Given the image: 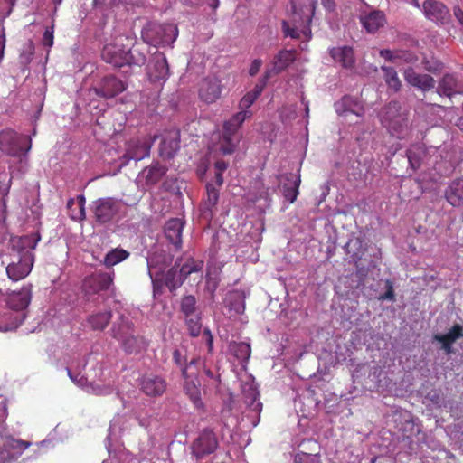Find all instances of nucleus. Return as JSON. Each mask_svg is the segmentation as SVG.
Returning a JSON list of instances; mask_svg holds the SVG:
<instances>
[{
    "mask_svg": "<svg viewBox=\"0 0 463 463\" xmlns=\"http://www.w3.org/2000/svg\"><path fill=\"white\" fill-rule=\"evenodd\" d=\"M91 389L96 395L105 396L113 392V388L109 385H97Z\"/></svg>",
    "mask_w": 463,
    "mask_h": 463,
    "instance_id": "nucleus-52",
    "label": "nucleus"
},
{
    "mask_svg": "<svg viewBox=\"0 0 463 463\" xmlns=\"http://www.w3.org/2000/svg\"><path fill=\"white\" fill-rule=\"evenodd\" d=\"M463 336V326L459 324H455L446 334H438L434 335L435 340H448L455 343L458 339Z\"/></svg>",
    "mask_w": 463,
    "mask_h": 463,
    "instance_id": "nucleus-46",
    "label": "nucleus"
},
{
    "mask_svg": "<svg viewBox=\"0 0 463 463\" xmlns=\"http://www.w3.org/2000/svg\"><path fill=\"white\" fill-rule=\"evenodd\" d=\"M294 463H321V460L318 452L307 453L300 450L295 455Z\"/></svg>",
    "mask_w": 463,
    "mask_h": 463,
    "instance_id": "nucleus-47",
    "label": "nucleus"
},
{
    "mask_svg": "<svg viewBox=\"0 0 463 463\" xmlns=\"http://www.w3.org/2000/svg\"><path fill=\"white\" fill-rule=\"evenodd\" d=\"M195 304L196 300L194 296H186L182 299L181 309L185 317L195 315Z\"/></svg>",
    "mask_w": 463,
    "mask_h": 463,
    "instance_id": "nucleus-48",
    "label": "nucleus"
},
{
    "mask_svg": "<svg viewBox=\"0 0 463 463\" xmlns=\"http://www.w3.org/2000/svg\"><path fill=\"white\" fill-rule=\"evenodd\" d=\"M112 331L114 337L122 343L127 353L132 354L137 350L139 341L133 335L131 324L128 321H122L120 325L114 326Z\"/></svg>",
    "mask_w": 463,
    "mask_h": 463,
    "instance_id": "nucleus-15",
    "label": "nucleus"
},
{
    "mask_svg": "<svg viewBox=\"0 0 463 463\" xmlns=\"http://www.w3.org/2000/svg\"><path fill=\"white\" fill-rule=\"evenodd\" d=\"M68 375L71 379L73 383L79 385L81 388H87V379L81 373H77L75 375L72 374L71 370L70 368L67 369Z\"/></svg>",
    "mask_w": 463,
    "mask_h": 463,
    "instance_id": "nucleus-51",
    "label": "nucleus"
},
{
    "mask_svg": "<svg viewBox=\"0 0 463 463\" xmlns=\"http://www.w3.org/2000/svg\"><path fill=\"white\" fill-rule=\"evenodd\" d=\"M381 70L383 72V80L387 87L394 92L400 91L402 83L396 70L393 67L384 65L381 67Z\"/></svg>",
    "mask_w": 463,
    "mask_h": 463,
    "instance_id": "nucleus-38",
    "label": "nucleus"
},
{
    "mask_svg": "<svg viewBox=\"0 0 463 463\" xmlns=\"http://www.w3.org/2000/svg\"><path fill=\"white\" fill-rule=\"evenodd\" d=\"M402 76L405 82L422 92H428L434 89L436 80L429 74L419 73L413 67H406L402 70Z\"/></svg>",
    "mask_w": 463,
    "mask_h": 463,
    "instance_id": "nucleus-14",
    "label": "nucleus"
},
{
    "mask_svg": "<svg viewBox=\"0 0 463 463\" xmlns=\"http://www.w3.org/2000/svg\"><path fill=\"white\" fill-rule=\"evenodd\" d=\"M345 250L347 254L350 255L352 260L356 264L361 260L365 248L364 242L360 238L350 239L345 245Z\"/></svg>",
    "mask_w": 463,
    "mask_h": 463,
    "instance_id": "nucleus-37",
    "label": "nucleus"
},
{
    "mask_svg": "<svg viewBox=\"0 0 463 463\" xmlns=\"http://www.w3.org/2000/svg\"><path fill=\"white\" fill-rule=\"evenodd\" d=\"M177 36L178 29L174 24L150 23L142 30L144 41L154 46H171Z\"/></svg>",
    "mask_w": 463,
    "mask_h": 463,
    "instance_id": "nucleus-6",
    "label": "nucleus"
},
{
    "mask_svg": "<svg viewBox=\"0 0 463 463\" xmlns=\"http://www.w3.org/2000/svg\"><path fill=\"white\" fill-rule=\"evenodd\" d=\"M295 60V54L292 51H281L274 58V70L277 72L287 68Z\"/></svg>",
    "mask_w": 463,
    "mask_h": 463,
    "instance_id": "nucleus-43",
    "label": "nucleus"
},
{
    "mask_svg": "<svg viewBox=\"0 0 463 463\" xmlns=\"http://www.w3.org/2000/svg\"><path fill=\"white\" fill-rule=\"evenodd\" d=\"M287 183L283 184V194L285 198L289 202L293 203L298 194V187L300 184V177L290 175L287 177Z\"/></svg>",
    "mask_w": 463,
    "mask_h": 463,
    "instance_id": "nucleus-39",
    "label": "nucleus"
},
{
    "mask_svg": "<svg viewBox=\"0 0 463 463\" xmlns=\"http://www.w3.org/2000/svg\"><path fill=\"white\" fill-rule=\"evenodd\" d=\"M204 373L207 377L213 381V383L218 384V383L220 382L219 376H214V374L210 369L204 368Z\"/></svg>",
    "mask_w": 463,
    "mask_h": 463,
    "instance_id": "nucleus-62",
    "label": "nucleus"
},
{
    "mask_svg": "<svg viewBox=\"0 0 463 463\" xmlns=\"http://www.w3.org/2000/svg\"><path fill=\"white\" fill-rule=\"evenodd\" d=\"M121 208V202L111 197L99 198L93 203L94 216L99 223L112 221Z\"/></svg>",
    "mask_w": 463,
    "mask_h": 463,
    "instance_id": "nucleus-10",
    "label": "nucleus"
},
{
    "mask_svg": "<svg viewBox=\"0 0 463 463\" xmlns=\"http://www.w3.org/2000/svg\"><path fill=\"white\" fill-rule=\"evenodd\" d=\"M203 337L206 340L209 351H211L213 348V336L209 329L203 330Z\"/></svg>",
    "mask_w": 463,
    "mask_h": 463,
    "instance_id": "nucleus-59",
    "label": "nucleus"
},
{
    "mask_svg": "<svg viewBox=\"0 0 463 463\" xmlns=\"http://www.w3.org/2000/svg\"><path fill=\"white\" fill-rule=\"evenodd\" d=\"M199 364L200 359L194 358L188 365L182 369V375L184 379V391L196 406L201 404L200 383L197 378V365Z\"/></svg>",
    "mask_w": 463,
    "mask_h": 463,
    "instance_id": "nucleus-9",
    "label": "nucleus"
},
{
    "mask_svg": "<svg viewBox=\"0 0 463 463\" xmlns=\"http://www.w3.org/2000/svg\"><path fill=\"white\" fill-rule=\"evenodd\" d=\"M226 306L235 314H241L245 309V295L242 291L230 292L226 298Z\"/></svg>",
    "mask_w": 463,
    "mask_h": 463,
    "instance_id": "nucleus-36",
    "label": "nucleus"
},
{
    "mask_svg": "<svg viewBox=\"0 0 463 463\" xmlns=\"http://www.w3.org/2000/svg\"><path fill=\"white\" fill-rule=\"evenodd\" d=\"M363 28L369 33H374L386 24V17L383 11L373 10L362 12L359 16Z\"/></svg>",
    "mask_w": 463,
    "mask_h": 463,
    "instance_id": "nucleus-19",
    "label": "nucleus"
},
{
    "mask_svg": "<svg viewBox=\"0 0 463 463\" xmlns=\"http://www.w3.org/2000/svg\"><path fill=\"white\" fill-rule=\"evenodd\" d=\"M183 228L184 222L179 218L171 219L165 225V238L176 250L182 245Z\"/></svg>",
    "mask_w": 463,
    "mask_h": 463,
    "instance_id": "nucleus-24",
    "label": "nucleus"
},
{
    "mask_svg": "<svg viewBox=\"0 0 463 463\" xmlns=\"http://www.w3.org/2000/svg\"><path fill=\"white\" fill-rule=\"evenodd\" d=\"M54 26L47 27L43 33V44L49 49L53 45Z\"/></svg>",
    "mask_w": 463,
    "mask_h": 463,
    "instance_id": "nucleus-50",
    "label": "nucleus"
},
{
    "mask_svg": "<svg viewBox=\"0 0 463 463\" xmlns=\"http://www.w3.org/2000/svg\"><path fill=\"white\" fill-rule=\"evenodd\" d=\"M111 318V312L106 310L89 317L88 324L94 330H103Z\"/></svg>",
    "mask_w": 463,
    "mask_h": 463,
    "instance_id": "nucleus-41",
    "label": "nucleus"
},
{
    "mask_svg": "<svg viewBox=\"0 0 463 463\" xmlns=\"http://www.w3.org/2000/svg\"><path fill=\"white\" fill-rule=\"evenodd\" d=\"M31 147L32 141L27 136L8 128L0 132V149L11 156L20 157L21 162Z\"/></svg>",
    "mask_w": 463,
    "mask_h": 463,
    "instance_id": "nucleus-8",
    "label": "nucleus"
},
{
    "mask_svg": "<svg viewBox=\"0 0 463 463\" xmlns=\"http://www.w3.org/2000/svg\"><path fill=\"white\" fill-rule=\"evenodd\" d=\"M381 122L388 128L397 129L402 127L407 120L406 113L402 111L398 101H391L379 113Z\"/></svg>",
    "mask_w": 463,
    "mask_h": 463,
    "instance_id": "nucleus-12",
    "label": "nucleus"
},
{
    "mask_svg": "<svg viewBox=\"0 0 463 463\" xmlns=\"http://www.w3.org/2000/svg\"><path fill=\"white\" fill-rule=\"evenodd\" d=\"M173 359L174 362L181 368V370L189 364V363H186L185 357L182 354L180 350H175L173 353Z\"/></svg>",
    "mask_w": 463,
    "mask_h": 463,
    "instance_id": "nucleus-53",
    "label": "nucleus"
},
{
    "mask_svg": "<svg viewBox=\"0 0 463 463\" xmlns=\"http://www.w3.org/2000/svg\"><path fill=\"white\" fill-rule=\"evenodd\" d=\"M407 156H408V160H409V163L411 164V165L413 168L419 167V165H420L419 160L414 157V155L411 150H409L407 152Z\"/></svg>",
    "mask_w": 463,
    "mask_h": 463,
    "instance_id": "nucleus-57",
    "label": "nucleus"
},
{
    "mask_svg": "<svg viewBox=\"0 0 463 463\" xmlns=\"http://www.w3.org/2000/svg\"><path fill=\"white\" fill-rule=\"evenodd\" d=\"M165 380L158 375L146 374L140 380V387L142 392L150 397L161 396L166 390Z\"/></svg>",
    "mask_w": 463,
    "mask_h": 463,
    "instance_id": "nucleus-18",
    "label": "nucleus"
},
{
    "mask_svg": "<svg viewBox=\"0 0 463 463\" xmlns=\"http://www.w3.org/2000/svg\"><path fill=\"white\" fill-rule=\"evenodd\" d=\"M165 174V168L158 164L153 165L149 167L143 169L138 175L137 180L139 183L145 181L146 185L157 183Z\"/></svg>",
    "mask_w": 463,
    "mask_h": 463,
    "instance_id": "nucleus-32",
    "label": "nucleus"
},
{
    "mask_svg": "<svg viewBox=\"0 0 463 463\" xmlns=\"http://www.w3.org/2000/svg\"><path fill=\"white\" fill-rule=\"evenodd\" d=\"M112 283V278L106 273H99L91 275L85 279L83 288L86 294H95L102 290H106Z\"/></svg>",
    "mask_w": 463,
    "mask_h": 463,
    "instance_id": "nucleus-22",
    "label": "nucleus"
},
{
    "mask_svg": "<svg viewBox=\"0 0 463 463\" xmlns=\"http://www.w3.org/2000/svg\"><path fill=\"white\" fill-rule=\"evenodd\" d=\"M5 47V36L4 31L2 32V34L0 36V62L3 60L4 57V50Z\"/></svg>",
    "mask_w": 463,
    "mask_h": 463,
    "instance_id": "nucleus-61",
    "label": "nucleus"
},
{
    "mask_svg": "<svg viewBox=\"0 0 463 463\" xmlns=\"http://www.w3.org/2000/svg\"><path fill=\"white\" fill-rule=\"evenodd\" d=\"M242 395L245 405L259 416L262 410V403L260 402V394L257 387L253 383H244L242 385Z\"/></svg>",
    "mask_w": 463,
    "mask_h": 463,
    "instance_id": "nucleus-25",
    "label": "nucleus"
},
{
    "mask_svg": "<svg viewBox=\"0 0 463 463\" xmlns=\"http://www.w3.org/2000/svg\"><path fill=\"white\" fill-rule=\"evenodd\" d=\"M461 92V84L454 74H445L439 82L437 93L440 96L451 97Z\"/></svg>",
    "mask_w": 463,
    "mask_h": 463,
    "instance_id": "nucleus-27",
    "label": "nucleus"
},
{
    "mask_svg": "<svg viewBox=\"0 0 463 463\" xmlns=\"http://www.w3.org/2000/svg\"><path fill=\"white\" fill-rule=\"evenodd\" d=\"M179 149V133L175 130L168 132L161 140L159 146L160 156L164 158H172Z\"/></svg>",
    "mask_w": 463,
    "mask_h": 463,
    "instance_id": "nucleus-26",
    "label": "nucleus"
},
{
    "mask_svg": "<svg viewBox=\"0 0 463 463\" xmlns=\"http://www.w3.org/2000/svg\"><path fill=\"white\" fill-rule=\"evenodd\" d=\"M252 116L250 110H240L223 125L220 150L223 155L232 154L240 142L239 128L242 123Z\"/></svg>",
    "mask_w": 463,
    "mask_h": 463,
    "instance_id": "nucleus-5",
    "label": "nucleus"
},
{
    "mask_svg": "<svg viewBox=\"0 0 463 463\" xmlns=\"http://www.w3.org/2000/svg\"><path fill=\"white\" fill-rule=\"evenodd\" d=\"M315 8L316 2L313 0H291L290 19L282 23L285 35L295 39L309 40L311 37L309 24Z\"/></svg>",
    "mask_w": 463,
    "mask_h": 463,
    "instance_id": "nucleus-3",
    "label": "nucleus"
},
{
    "mask_svg": "<svg viewBox=\"0 0 463 463\" xmlns=\"http://www.w3.org/2000/svg\"><path fill=\"white\" fill-rule=\"evenodd\" d=\"M425 69L430 72H436L439 70V64H430L429 61H426Z\"/></svg>",
    "mask_w": 463,
    "mask_h": 463,
    "instance_id": "nucleus-63",
    "label": "nucleus"
},
{
    "mask_svg": "<svg viewBox=\"0 0 463 463\" xmlns=\"http://www.w3.org/2000/svg\"><path fill=\"white\" fill-rule=\"evenodd\" d=\"M173 257L163 250H156L146 258L148 275L152 281L154 296L162 292L163 273L171 265Z\"/></svg>",
    "mask_w": 463,
    "mask_h": 463,
    "instance_id": "nucleus-7",
    "label": "nucleus"
},
{
    "mask_svg": "<svg viewBox=\"0 0 463 463\" xmlns=\"http://www.w3.org/2000/svg\"><path fill=\"white\" fill-rule=\"evenodd\" d=\"M40 239L39 234L33 233L12 240L10 262L5 268L7 277L12 281H19L32 271L34 263L33 250Z\"/></svg>",
    "mask_w": 463,
    "mask_h": 463,
    "instance_id": "nucleus-1",
    "label": "nucleus"
},
{
    "mask_svg": "<svg viewBox=\"0 0 463 463\" xmlns=\"http://www.w3.org/2000/svg\"><path fill=\"white\" fill-rule=\"evenodd\" d=\"M214 165L216 172L223 173L228 167V163L223 160H218L215 162Z\"/></svg>",
    "mask_w": 463,
    "mask_h": 463,
    "instance_id": "nucleus-58",
    "label": "nucleus"
},
{
    "mask_svg": "<svg viewBox=\"0 0 463 463\" xmlns=\"http://www.w3.org/2000/svg\"><path fill=\"white\" fill-rule=\"evenodd\" d=\"M379 54L384 60L393 63L403 62L406 64H414L419 61L418 55L410 50L383 49L380 51Z\"/></svg>",
    "mask_w": 463,
    "mask_h": 463,
    "instance_id": "nucleus-21",
    "label": "nucleus"
},
{
    "mask_svg": "<svg viewBox=\"0 0 463 463\" xmlns=\"http://www.w3.org/2000/svg\"><path fill=\"white\" fill-rule=\"evenodd\" d=\"M31 446V442L16 439L10 436H0V462L18 458Z\"/></svg>",
    "mask_w": 463,
    "mask_h": 463,
    "instance_id": "nucleus-11",
    "label": "nucleus"
},
{
    "mask_svg": "<svg viewBox=\"0 0 463 463\" xmlns=\"http://www.w3.org/2000/svg\"><path fill=\"white\" fill-rule=\"evenodd\" d=\"M128 256L129 253L127 250L116 248L106 254L103 263L106 267L109 268L125 260Z\"/></svg>",
    "mask_w": 463,
    "mask_h": 463,
    "instance_id": "nucleus-44",
    "label": "nucleus"
},
{
    "mask_svg": "<svg viewBox=\"0 0 463 463\" xmlns=\"http://www.w3.org/2000/svg\"><path fill=\"white\" fill-rule=\"evenodd\" d=\"M182 278L179 277L177 268L175 266L163 273V286L165 285L171 291L176 289L182 285Z\"/></svg>",
    "mask_w": 463,
    "mask_h": 463,
    "instance_id": "nucleus-45",
    "label": "nucleus"
},
{
    "mask_svg": "<svg viewBox=\"0 0 463 463\" xmlns=\"http://www.w3.org/2000/svg\"><path fill=\"white\" fill-rule=\"evenodd\" d=\"M422 12L428 20L437 24H446L450 17L449 9L436 0H425L422 4Z\"/></svg>",
    "mask_w": 463,
    "mask_h": 463,
    "instance_id": "nucleus-17",
    "label": "nucleus"
},
{
    "mask_svg": "<svg viewBox=\"0 0 463 463\" xmlns=\"http://www.w3.org/2000/svg\"><path fill=\"white\" fill-rule=\"evenodd\" d=\"M219 200V191L213 184L206 185V198L202 209L203 215L211 219L213 215V210L215 208Z\"/></svg>",
    "mask_w": 463,
    "mask_h": 463,
    "instance_id": "nucleus-33",
    "label": "nucleus"
},
{
    "mask_svg": "<svg viewBox=\"0 0 463 463\" xmlns=\"http://www.w3.org/2000/svg\"><path fill=\"white\" fill-rule=\"evenodd\" d=\"M269 78V72L267 71L264 77L254 86V88L247 92L240 100L239 109L240 110H249L248 109L256 101V99L262 93L267 80Z\"/></svg>",
    "mask_w": 463,
    "mask_h": 463,
    "instance_id": "nucleus-28",
    "label": "nucleus"
},
{
    "mask_svg": "<svg viewBox=\"0 0 463 463\" xmlns=\"http://www.w3.org/2000/svg\"><path fill=\"white\" fill-rule=\"evenodd\" d=\"M185 317L190 335L193 336H197L201 332V323L199 316L195 314Z\"/></svg>",
    "mask_w": 463,
    "mask_h": 463,
    "instance_id": "nucleus-49",
    "label": "nucleus"
},
{
    "mask_svg": "<svg viewBox=\"0 0 463 463\" xmlns=\"http://www.w3.org/2000/svg\"><path fill=\"white\" fill-rule=\"evenodd\" d=\"M169 75V67L165 57L159 54L155 57L153 68L149 71L152 80H165Z\"/></svg>",
    "mask_w": 463,
    "mask_h": 463,
    "instance_id": "nucleus-31",
    "label": "nucleus"
},
{
    "mask_svg": "<svg viewBox=\"0 0 463 463\" xmlns=\"http://www.w3.org/2000/svg\"><path fill=\"white\" fill-rule=\"evenodd\" d=\"M323 6L329 12H332L335 8V3L334 0H321Z\"/></svg>",
    "mask_w": 463,
    "mask_h": 463,
    "instance_id": "nucleus-60",
    "label": "nucleus"
},
{
    "mask_svg": "<svg viewBox=\"0 0 463 463\" xmlns=\"http://www.w3.org/2000/svg\"><path fill=\"white\" fill-rule=\"evenodd\" d=\"M438 342L441 343L442 349L445 351L447 354H450L452 353V345L453 343L448 341V340H437Z\"/></svg>",
    "mask_w": 463,
    "mask_h": 463,
    "instance_id": "nucleus-56",
    "label": "nucleus"
},
{
    "mask_svg": "<svg viewBox=\"0 0 463 463\" xmlns=\"http://www.w3.org/2000/svg\"><path fill=\"white\" fill-rule=\"evenodd\" d=\"M454 15L457 20L463 25V11L459 7L454 8Z\"/></svg>",
    "mask_w": 463,
    "mask_h": 463,
    "instance_id": "nucleus-64",
    "label": "nucleus"
},
{
    "mask_svg": "<svg viewBox=\"0 0 463 463\" xmlns=\"http://www.w3.org/2000/svg\"><path fill=\"white\" fill-rule=\"evenodd\" d=\"M125 89V84L118 78L106 76L97 86L91 89V91L100 98L110 99L124 91Z\"/></svg>",
    "mask_w": 463,
    "mask_h": 463,
    "instance_id": "nucleus-16",
    "label": "nucleus"
},
{
    "mask_svg": "<svg viewBox=\"0 0 463 463\" xmlns=\"http://www.w3.org/2000/svg\"><path fill=\"white\" fill-rule=\"evenodd\" d=\"M382 300H394V290L392 283L390 280H386V292L380 297Z\"/></svg>",
    "mask_w": 463,
    "mask_h": 463,
    "instance_id": "nucleus-54",
    "label": "nucleus"
},
{
    "mask_svg": "<svg viewBox=\"0 0 463 463\" xmlns=\"http://www.w3.org/2000/svg\"><path fill=\"white\" fill-rule=\"evenodd\" d=\"M32 286L25 285L18 291L0 296L4 298L5 307H0V332L15 330L26 318L27 307L32 300Z\"/></svg>",
    "mask_w": 463,
    "mask_h": 463,
    "instance_id": "nucleus-2",
    "label": "nucleus"
},
{
    "mask_svg": "<svg viewBox=\"0 0 463 463\" xmlns=\"http://www.w3.org/2000/svg\"><path fill=\"white\" fill-rule=\"evenodd\" d=\"M151 142L148 138L131 140L128 144L124 157L129 160L139 161L149 156Z\"/></svg>",
    "mask_w": 463,
    "mask_h": 463,
    "instance_id": "nucleus-20",
    "label": "nucleus"
},
{
    "mask_svg": "<svg viewBox=\"0 0 463 463\" xmlns=\"http://www.w3.org/2000/svg\"><path fill=\"white\" fill-rule=\"evenodd\" d=\"M218 446L215 434L210 430H203L192 445V453L197 458H202L213 453Z\"/></svg>",
    "mask_w": 463,
    "mask_h": 463,
    "instance_id": "nucleus-13",
    "label": "nucleus"
},
{
    "mask_svg": "<svg viewBox=\"0 0 463 463\" xmlns=\"http://www.w3.org/2000/svg\"><path fill=\"white\" fill-rule=\"evenodd\" d=\"M335 61L339 62L344 68H352L354 63V51L349 46L334 47L329 51Z\"/></svg>",
    "mask_w": 463,
    "mask_h": 463,
    "instance_id": "nucleus-30",
    "label": "nucleus"
},
{
    "mask_svg": "<svg viewBox=\"0 0 463 463\" xmlns=\"http://www.w3.org/2000/svg\"><path fill=\"white\" fill-rule=\"evenodd\" d=\"M131 43L128 36H116L110 43L104 45L101 52L103 61L114 67L142 66L146 62V56L137 50L131 51Z\"/></svg>",
    "mask_w": 463,
    "mask_h": 463,
    "instance_id": "nucleus-4",
    "label": "nucleus"
},
{
    "mask_svg": "<svg viewBox=\"0 0 463 463\" xmlns=\"http://www.w3.org/2000/svg\"><path fill=\"white\" fill-rule=\"evenodd\" d=\"M335 110L338 115L352 113L356 116L364 115V109L357 100L350 96H345L335 103Z\"/></svg>",
    "mask_w": 463,
    "mask_h": 463,
    "instance_id": "nucleus-29",
    "label": "nucleus"
},
{
    "mask_svg": "<svg viewBox=\"0 0 463 463\" xmlns=\"http://www.w3.org/2000/svg\"><path fill=\"white\" fill-rule=\"evenodd\" d=\"M67 208L70 210L71 219L75 221L84 220L85 214V197L82 194L76 199L71 198L67 203Z\"/></svg>",
    "mask_w": 463,
    "mask_h": 463,
    "instance_id": "nucleus-35",
    "label": "nucleus"
},
{
    "mask_svg": "<svg viewBox=\"0 0 463 463\" xmlns=\"http://www.w3.org/2000/svg\"><path fill=\"white\" fill-rule=\"evenodd\" d=\"M203 266V262L202 260H195L193 259L187 260V261L184 263L179 269V277L182 278V282H184L186 277L192 273L200 274L201 277Z\"/></svg>",
    "mask_w": 463,
    "mask_h": 463,
    "instance_id": "nucleus-42",
    "label": "nucleus"
},
{
    "mask_svg": "<svg viewBox=\"0 0 463 463\" xmlns=\"http://www.w3.org/2000/svg\"><path fill=\"white\" fill-rule=\"evenodd\" d=\"M261 65H262V61H261V60H260V59H255V60L251 62V64H250V70H249V73H250V76H254V75H256V74L259 72V71H260V69Z\"/></svg>",
    "mask_w": 463,
    "mask_h": 463,
    "instance_id": "nucleus-55",
    "label": "nucleus"
},
{
    "mask_svg": "<svg viewBox=\"0 0 463 463\" xmlns=\"http://www.w3.org/2000/svg\"><path fill=\"white\" fill-rule=\"evenodd\" d=\"M230 353L236 358L240 363L247 362L250 356L251 349L249 344L244 342H233L229 346Z\"/></svg>",
    "mask_w": 463,
    "mask_h": 463,
    "instance_id": "nucleus-40",
    "label": "nucleus"
},
{
    "mask_svg": "<svg viewBox=\"0 0 463 463\" xmlns=\"http://www.w3.org/2000/svg\"><path fill=\"white\" fill-rule=\"evenodd\" d=\"M199 96L206 103L215 102L221 96V84L215 78L204 79L200 85Z\"/></svg>",
    "mask_w": 463,
    "mask_h": 463,
    "instance_id": "nucleus-23",
    "label": "nucleus"
},
{
    "mask_svg": "<svg viewBox=\"0 0 463 463\" xmlns=\"http://www.w3.org/2000/svg\"><path fill=\"white\" fill-rule=\"evenodd\" d=\"M446 198L453 206L463 203V178L455 180L446 191Z\"/></svg>",
    "mask_w": 463,
    "mask_h": 463,
    "instance_id": "nucleus-34",
    "label": "nucleus"
}]
</instances>
